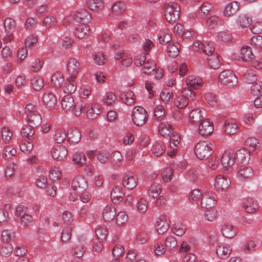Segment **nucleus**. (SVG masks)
Listing matches in <instances>:
<instances>
[{
	"label": "nucleus",
	"instance_id": "f3484780",
	"mask_svg": "<svg viewBox=\"0 0 262 262\" xmlns=\"http://www.w3.org/2000/svg\"><path fill=\"white\" fill-rule=\"evenodd\" d=\"M122 190V188L119 186H115L112 189L111 198L114 204L119 203L123 200L124 194Z\"/></svg>",
	"mask_w": 262,
	"mask_h": 262
},
{
	"label": "nucleus",
	"instance_id": "393cba45",
	"mask_svg": "<svg viewBox=\"0 0 262 262\" xmlns=\"http://www.w3.org/2000/svg\"><path fill=\"white\" fill-rule=\"evenodd\" d=\"M67 134V140L72 143H78L81 139V133L78 129L71 128L69 129Z\"/></svg>",
	"mask_w": 262,
	"mask_h": 262
},
{
	"label": "nucleus",
	"instance_id": "4be33fe9",
	"mask_svg": "<svg viewBox=\"0 0 262 262\" xmlns=\"http://www.w3.org/2000/svg\"><path fill=\"white\" fill-rule=\"evenodd\" d=\"M76 78L72 77H68L63 86V91L68 95L73 93L76 89V83L75 80Z\"/></svg>",
	"mask_w": 262,
	"mask_h": 262
},
{
	"label": "nucleus",
	"instance_id": "f257e3e1",
	"mask_svg": "<svg viewBox=\"0 0 262 262\" xmlns=\"http://www.w3.org/2000/svg\"><path fill=\"white\" fill-rule=\"evenodd\" d=\"M164 12L167 21L174 23L180 17V7L177 3L170 2L164 5Z\"/></svg>",
	"mask_w": 262,
	"mask_h": 262
},
{
	"label": "nucleus",
	"instance_id": "6e6d98bb",
	"mask_svg": "<svg viewBox=\"0 0 262 262\" xmlns=\"http://www.w3.org/2000/svg\"><path fill=\"white\" fill-rule=\"evenodd\" d=\"M239 174L244 179H249L254 175V171L251 167H245L239 170Z\"/></svg>",
	"mask_w": 262,
	"mask_h": 262
},
{
	"label": "nucleus",
	"instance_id": "4c0bfd02",
	"mask_svg": "<svg viewBox=\"0 0 262 262\" xmlns=\"http://www.w3.org/2000/svg\"><path fill=\"white\" fill-rule=\"evenodd\" d=\"M64 81L63 74L60 72L54 73L52 76L51 82L53 86L55 88L60 87Z\"/></svg>",
	"mask_w": 262,
	"mask_h": 262
},
{
	"label": "nucleus",
	"instance_id": "4d7b16f0",
	"mask_svg": "<svg viewBox=\"0 0 262 262\" xmlns=\"http://www.w3.org/2000/svg\"><path fill=\"white\" fill-rule=\"evenodd\" d=\"M173 233L177 236H182L186 231L185 225L181 223H177L173 225Z\"/></svg>",
	"mask_w": 262,
	"mask_h": 262
},
{
	"label": "nucleus",
	"instance_id": "f03ea898",
	"mask_svg": "<svg viewBox=\"0 0 262 262\" xmlns=\"http://www.w3.org/2000/svg\"><path fill=\"white\" fill-rule=\"evenodd\" d=\"M213 144L208 141L198 143L194 149L196 157L200 160L207 159L213 153Z\"/></svg>",
	"mask_w": 262,
	"mask_h": 262
},
{
	"label": "nucleus",
	"instance_id": "bb28decb",
	"mask_svg": "<svg viewBox=\"0 0 262 262\" xmlns=\"http://www.w3.org/2000/svg\"><path fill=\"white\" fill-rule=\"evenodd\" d=\"M158 38L161 45H164L166 43H169L171 40V34L170 31L167 29H164L161 30L158 35Z\"/></svg>",
	"mask_w": 262,
	"mask_h": 262
},
{
	"label": "nucleus",
	"instance_id": "09e8293b",
	"mask_svg": "<svg viewBox=\"0 0 262 262\" xmlns=\"http://www.w3.org/2000/svg\"><path fill=\"white\" fill-rule=\"evenodd\" d=\"M111 161L114 168H118L119 167L122 161V157L121 153L118 151H115L113 152Z\"/></svg>",
	"mask_w": 262,
	"mask_h": 262
},
{
	"label": "nucleus",
	"instance_id": "aec40b11",
	"mask_svg": "<svg viewBox=\"0 0 262 262\" xmlns=\"http://www.w3.org/2000/svg\"><path fill=\"white\" fill-rule=\"evenodd\" d=\"M27 118L28 122L32 127H37L41 123L42 118L38 112H35L34 114H29Z\"/></svg>",
	"mask_w": 262,
	"mask_h": 262
},
{
	"label": "nucleus",
	"instance_id": "39448f33",
	"mask_svg": "<svg viewBox=\"0 0 262 262\" xmlns=\"http://www.w3.org/2000/svg\"><path fill=\"white\" fill-rule=\"evenodd\" d=\"M81 24L89 23L92 18L91 15L85 9H80L68 17Z\"/></svg>",
	"mask_w": 262,
	"mask_h": 262
},
{
	"label": "nucleus",
	"instance_id": "a18cd8bd",
	"mask_svg": "<svg viewBox=\"0 0 262 262\" xmlns=\"http://www.w3.org/2000/svg\"><path fill=\"white\" fill-rule=\"evenodd\" d=\"M202 81L200 79H193L192 77L189 76L186 79V84L189 88L194 89H199L202 85Z\"/></svg>",
	"mask_w": 262,
	"mask_h": 262
},
{
	"label": "nucleus",
	"instance_id": "c9c22d12",
	"mask_svg": "<svg viewBox=\"0 0 262 262\" xmlns=\"http://www.w3.org/2000/svg\"><path fill=\"white\" fill-rule=\"evenodd\" d=\"M142 69L143 73L145 75H148L156 70V63L155 61L148 59L145 60Z\"/></svg>",
	"mask_w": 262,
	"mask_h": 262
},
{
	"label": "nucleus",
	"instance_id": "cd10ccee",
	"mask_svg": "<svg viewBox=\"0 0 262 262\" xmlns=\"http://www.w3.org/2000/svg\"><path fill=\"white\" fill-rule=\"evenodd\" d=\"M221 231L223 236L227 238L234 237L236 233V228L229 224H225L221 228Z\"/></svg>",
	"mask_w": 262,
	"mask_h": 262
},
{
	"label": "nucleus",
	"instance_id": "423d86ee",
	"mask_svg": "<svg viewBox=\"0 0 262 262\" xmlns=\"http://www.w3.org/2000/svg\"><path fill=\"white\" fill-rule=\"evenodd\" d=\"M214 127L213 122L209 119H205L200 122L198 127L199 135L206 137L213 133Z\"/></svg>",
	"mask_w": 262,
	"mask_h": 262
},
{
	"label": "nucleus",
	"instance_id": "5fc2aeb1",
	"mask_svg": "<svg viewBox=\"0 0 262 262\" xmlns=\"http://www.w3.org/2000/svg\"><path fill=\"white\" fill-rule=\"evenodd\" d=\"M13 247L10 243H3L0 248V254L4 256H9L12 253Z\"/></svg>",
	"mask_w": 262,
	"mask_h": 262
},
{
	"label": "nucleus",
	"instance_id": "a211bd4d",
	"mask_svg": "<svg viewBox=\"0 0 262 262\" xmlns=\"http://www.w3.org/2000/svg\"><path fill=\"white\" fill-rule=\"evenodd\" d=\"M42 99L44 104L49 108H53L56 104V97L52 93H45L42 96Z\"/></svg>",
	"mask_w": 262,
	"mask_h": 262
},
{
	"label": "nucleus",
	"instance_id": "f8f14e48",
	"mask_svg": "<svg viewBox=\"0 0 262 262\" xmlns=\"http://www.w3.org/2000/svg\"><path fill=\"white\" fill-rule=\"evenodd\" d=\"M231 181L227 176L219 175L215 178L214 186L217 189L225 190L230 185Z\"/></svg>",
	"mask_w": 262,
	"mask_h": 262
},
{
	"label": "nucleus",
	"instance_id": "58836bf2",
	"mask_svg": "<svg viewBox=\"0 0 262 262\" xmlns=\"http://www.w3.org/2000/svg\"><path fill=\"white\" fill-rule=\"evenodd\" d=\"M67 137V132L65 129H58L56 130L54 135V140L58 144H60L64 142Z\"/></svg>",
	"mask_w": 262,
	"mask_h": 262
},
{
	"label": "nucleus",
	"instance_id": "c03bdc74",
	"mask_svg": "<svg viewBox=\"0 0 262 262\" xmlns=\"http://www.w3.org/2000/svg\"><path fill=\"white\" fill-rule=\"evenodd\" d=\"M15 237V233L11 229H6L2 231V239L4 243H9Z\"/></svg>",
	"mask_w": 262,
	"mask_h": 262
},
{
	"label": "nucleus",
	"instance_id": "1a4fd4ad",
	"mask_svg": "<svg viewBox=\"0 0 262 262\" xmlns=\"http://www.w3.org/2000/svg\"><path fill=\"white\" fill-rule=\"evenodd\" d=\"M53 158L57 161H61L68 155V149L62 145L55 146L51 150Z\"/></svg>",
	"mask_w": 262,
	"mask_h": 262
},
{
	"label": "nucleus",
	"instance_id": "13d9d810",
	"mask_svg": "<svg viewBox=\"0 0 262 262\" xmlns=\"http://www.w3.org/2000/svg\"><path fill=\"white\" fill-rule=\"evenodd\" d=\"M84 252L85 250L84 249L83 246L80 243L74 247L72 249V254L76 257L80 258L82 257Z\"/></svg>",
	"mask_w": 262,
	"mask_h": 262
},
{
	"label": "nucleus",
	"instance_id": "9d476101",
	"mask_svg": "<svg viewBox=\"0 0 262 262\" xmlns=\"http://www.w3.org/2000/svg\"><path fill=\"white\" fill-rule=\"evenodd\" d=\"M72 187L74 190L80 192L86 190L88 184L83 177L78 176L73 180Z\"/></svg>",
	"mask_w": 262,
	"mask_h": 262
},
{
	"label": "nucleus",
	"instance_id": "338daca9",
	"mask_svg": "<svg viewBox=\"0 0 262 262\" xmlns=\"http://www.w3.org/2000/svg\"><path fill=\"white\" fill-rule=\"evenodd\" d=\"M4 25L6 31L10 32L15 29V22L11 18H6L4 21Z\"/></svg>",
	"mask_w": 262,
	"mask_h": 262
},
{
	"label": "nucleus",
	"instance_id": "a19ab883",
	"mask_svg": "<svg viewBox=\"0 0 262 262\" xmlns=\"http://www.w3.org/2000/svg\"><path fill=\"white\" fill-rule=\"evenodd\" d=\"M100 112L99 105L97 104H95L92 106L91 108L87 110L86 116L89 119H94L100 114Z\"/></svg>",
	"mask_w": 262,
	"mask_h": 262
},
{
	"label": "nucleus",
	"instance_id": "6e6552de",
	"mask_svg": "<svg viewBox=\"0 0 262 262\" xmlns=\"http://www.w3.org/2000/svg\"><path fill=\"white\" fill-rule=\"evenodd\" d=\"M67 70L69 77L76 78L80 70V66L79 61L74 58H71L69 59L67 65Z\"/></svg>",
	"mask_w": 262,
	"mask_h": 262
},
{
	"label": "nucleus",
	"instance_id": "3c124183",
	"mask_svg": "<svg viewBox=\"0 0 262 262\" xmlns=\"http://www.w3.org/2000/svg\"><path fill=\"white\" fill-rule=\"evenodd\" d=\"M73 160L75 164L79 166H82L86 163L85 155L81 152H75L73 156Z\"/></svg>",
	"mask_w": 262,
	"mask_h": 262
},
{
	"label": "nucleus",
	"instance_id": "72a5a7b5",
	"mask_svg": "<svg viewBox=\"0 0 262 262\" xmlns=\"http://www.w3.org/2000/svg\"><path fill=\"white\" fill-rule=\"evenodd\" d=\"M75 104L74 98L71 95H65L61 100V106L66 111H71Z\"/></svg>",
	"mask_w": 262,
	"mask_h": 262
},
{
	"label": "nucleus",
	"instance_id": "e433bc0d",
	"mask_svg": "<svg viewBox=\"0 0 262 262\" xmlns=\"http://www.w3.org/2000/svg\"><path fill=\"white\" fill-rule=\"evenodd\" d=\"M207 61L208 64L213 69H217L221 66V60L220 57L217 54L216 55H210V57L207 58Z\"/></svg>",
	"mask_w": 262,
	"mask_h": 262
},
{
	"label": "nucleus",
	"instance_id": "5701e85b",
	"mask_svg": "<svg viewBox=\"0 0 262 262\" xmlns=\"http://www.w3.org/2000/svg\"><path fill=\"white\" fill-rule=\"evenodd\" d=\"M120 98L123 103L128 105L133 104L135 101L134 93L130 90L121 93Z\"/></svg>",
	"mask_w": 262,
	"mask_h": 262
},
{
	"label": "nucleus",
	"instance_id": "a878e982",
	"mask_svg": "<svg viewBox=\"0 0 262 262\" xmlns=\"http://www.w3.org/2000/svg\"><path fill=\"white\" fill-rule=\"evenodd\" d=\"M225 132L229 135L235 134L238 130V126L236 121L233 119L227 120L224 125Z\"/></svg>",
	"mask_w": 262,
	"mask_h": 262
},
{
	"label": "nucleus",
	"instance_id": "dca6fc26",
	"mask_svg": "<svg viewBox=\"0 0 262 262\" xmlns=\"http://www.w3.org/2000/svg\"><path fill=\"white\" fill-rule=\"evenodd\" d=\"M155 227L159 234H163L167 231L169 227V225L167 223L166 216L165 215H161L158 218L156 222Z\"/></svg>",
	"mask_w": 262,
	"mask_h": 262
},
{
	"label": "nucleus",
	"instance_id": "f704fd0d",
	"mask_svg": "<svg viewBox=\"0 0 262 262\" xmlns=\"http://www.w3.org/2000/svg\"><path fill=\"white\" fill-rule=\"evenodd\" d=\"M85 107L86 104L84 101L80 100L76 102H75V104L70 111H72L75 116H78L85 111Z\"/></svg>",
	"mask_w": 262,
	"mask_h": 262
},
{
	"label": "nucleus",
	"instance_id": "ea45409f",
	"mask_svg": "<svg viewBox=\"0 0 262 262\" xmlns=\"http://www.w3.org/2000/svg\"><path fill=\"white\" fill-rule=\"evenodd\" d=\"M86 3L89 8L92 11H98L103 7L101 0H87Z\"/></svg>",
	"mask_w": 262,
	"mask_h": 262
},
{
	"label": "nucleus",
	"instance_id": "6ab92c4d",
	"mask_svg": "<svg viewBox=\"0 0 262 262\" xmlns=\"http://www.w3.org/2000/svg\"><path fill=\"white\" fill-rule=\"evenodd\" d=\"M231 252L230 246L220 244L216 248V253L218 257L221 259H226Z\"/></svg>",
	"mask_w": 262,
	"mask_h": 262
},
{
	"label": "nucleus",
	"instance_id": "2eb2a0df",
	"mask_svg": "<svg viewBox=\"0 0 262 262\" xmlns=\"http://www.w3.org/2000/svg\"><path fill=\"white\" fill-rule=\"evenodd\" d=\"M214 193L208 192L202 199L201 204L202 207L206 209H209L213 207L216 204V200Z\"/></svg>",
	"mask_w": 262,
	"mask_h": 262
},
{
	"label": "nucleus",
	"instance_id": "4468645a",
	"mask_svg": "<svg viewBox=\"0 0 262 262\" xmlns=\"http://www.w3.org/2000/svg\"><path fill=\"white\" fill-rule=\"evenodd\" d=\"M243 204L245 210L247 213H252L258 209L257 201L254 200L252 198L248 196L245 198L243 200Z\"/></svg>",
	"mask_w": 262,
	"mask_h": 262
},
{
	"label": "nucleus",
	"instance_id": "473e14b6",
	"mask_svg": "<svg viewBox=\"0 0 262 262\" xmlns=\"http://www.w3.org/2000/svg\"><path fill=\"white\" fill-rule=\"evenodd\" d=\"M239 8V4L236 2L229 3L224 9V15L226 16L232 15L238 10Z\"/></svg>",
	"mask_w": 262,
	"mask_h": 262
},
{
	"label": "nucleus",
	"instance_id": "2f4dec72",
	"mask_svg": "<svg viewBox=\"0 0 262 262\" xmlns=\"http://www.w3.org/2000/svg\"><path fill=\"white\" fill-rule=\"evenodd\" d=\"M34 127H32L30 124L29 125H24L21 130V135L24 139L32 141V139L34 137L35 131Z\"/></svg>",
	"mask_w": 262,
	"mask_h": 262
},
{
	"label": "nucleus",
	"instance_id": "37998d69",
	"mask_svg": "<svg viewBox=\"0 0 262 262\" xmlns=\"http://www.w3.org/2000/svg\"><path fill=\"white\" fill-rule=\"evenodd\" d=\"M19 147L22 152L29 154L33 149V144L32 141L24 139L20 144Z\"/></svg>",
	"mask_w": 262,
	"mask_h": 262
},
{
	"label": "nucleus",
	"instance_id": "9b49d317",
	"mask_svg": "<svg viewBox=\"0 0 262 262\" xmlns=\"http://www.w3.org/2000/svg\"><path fill=\"white\" fill-rule=\"evenodd\" d=\"M122 184L127 189L132 190L137 186V178L132 173H126L122 178Z\"/></svg>",
	"mask_w": 262,
	"mask_h": 262
},
{
	"label": "nucleus",
	"instance_id": "69168bd1",
	"mask_svg": "<svg viewBox=\"0 0 262 262\" xmlns=\"http://www.w3.org/2000/svg\"><path fill=\"white\" fill-rule=\"evenodd\" d=\"M116 99L117 97L114 93L108 92L103 97V101L106 105H111L115 103Z\"/></svg>",
	"mask_w": 262,
	"mask_h": 262
},
{
	"label": "nucleus",
	"instance_id": "49530a36",
	"mask_svg": "<svg viewBox=\"0 0 262 262\" xmlns=\"http://www.w3.org/2000/svg\"><path fill=\"white\" fill-rule=\"evenodd\" d=\"M125 8V4L120 1L115 3L112 6L113 12L116 15L123 13Z\"/></svg>",
	"mask_w": 262,
	"mask_h": 262
},
{
	"label": "nucleus",
	"instance_id": "0e129e2a",
	"mask_svg": "<svg viewBox=\"0 0 262 262\" xmlns=\"http://www.w3.org/2000/svg\"><path fill=\"white\" fill-rule=\"evenodd\" d=\"M110 156V154L108 151L103 150L99 151L97 158L101 163L104 164L108 161Z\"/></svg>",
	"mask_w": 262,
	"mask_h": 262
},
{
	"label": "nucleus",
	"instance_id": "8fccbe9b",
	"mask_svg": "<svg viewBox=\"0 0 262 262\" xmlns=\"http://www.w3.org/2000/svg\"><path fill=\"white\" fill-rule=\"evenodd\" d=\"M165 245L166 249L171 250L177 247V241L173 235L168 236L165 241Z\"/></svg>",
	"mask_w": 262,
	"mask_h": 262
},
{
	"label": "nucleus",
	"instance_id": "c756f323",
	"mask_svg": "<svg viewBox=\"0 0 262 262\" xmlns=\"http://www.w3.org/2000/svg\"><path fill=\"white\" fill-rule=\"evenodd\" d=\"M239 57L243 61H249L254 58V55L252 53L250 47L245 46L241 49Z\"/></svg>",
	"mask_w": 262,
	"mask_h": 262
},
{
	"label": "nucleus",
	"instance_id": "de8ad7c7",
	"mask_svg": "<svg viewBox=\"0 0 262 262\" xmlns=\"http://www.w3.org/2000/svg\"><path fill=\"white\" fill-rule=\"evenodd\" d=\"M96 236L99 241H102L105 239L107 234V230L105 226H99L96 228Z\"/></svg>",
	"mask_w": 262,
	"mask_h": 262
},
{
	"label": "nucleus",
	"instance_id": "7c9ffc66",
	"mask_svg": "<svg viewBox=\"0 0 262 262\" xmlns=\"http://www.w3.org/2000/svg\"><path fill=\"white\" fill-rule=\"evenodd\" d=\"M90 30L89 27L86 24L79 25L76 28L75 35L79 38H83L88 36Z\"/></svg>",
	"mask_w": 262,
	"mask_h": 262
},
{
	"label": "nucleus",
	"instance_id": "864d4df0",
	"mask_svg": "<svg viewBox=\"0 0 262 262\" xmlns=\"http://www.w3.org/2000/svg\"><path fill=\"white\" fill-rule=\"evenodd\" d=\"M154 115L157 121L162 120L165 116V111L162 105H157L154 110Z\"/></svg>",
	"mask_w": 262,
	"mask_h": 262
},
{
	"label": "nucleus",
	"instance_id": "774afa93",
	"mask_svg": "<svg viewBox=\"0 0 262 262\" xmlns=\"http://www.w3.org/2000/svg\"><path fill=\"white\" fill-rule=\"evenodd\" d=\"M217 37L220 40L226 42L231 40L232 36L229 31H223L218 33Z\"/></svg>",
	"mask_w": 262,
	"mask_h": 262
},
{
	"label": "nucleus",
	"instance_id": "680f3d73",
	"mask_svg": "<svg viewBox=\"0 0 262 262\" xmlns=\"http://www.w3.org/2000/svg\"><path fill=\"white\" fill-rule=\"evenodd\" d=\"M251 45L256 49H262V37L257 35H254L251 39Z\"/></svg>",
	"mask_w": 262,
	"mask_h": 262
},
{
	"label": "nucleus",
	"instance_id": "412c9836",
	"mask_svg": "<svg viewBox=\"0 0 262 262\" xmlns=\"http://www.w3.org/2000/svg\"><path fill=\"white\" fill-rule=\"evenodd\" d=\"M204 120L200 109H194L191 111L189 116V122L193 125L199 124Z\"/></svg>",
	"mask_w": 262,
	"mask_h": 262
},
{
	"label": "nucleus",
	"instance_id": "0eeeda50",
	"mask_svg": "<svg viewBox=\"0 0 262 262\" xmlns=\"http://www.w3.org/2000/svg\"><path fill=\"white\" fill-rule=\"evenodd\" d=\"M235 160V155L234 153L224 152L221 159V162L225 169L224 170L228 172L230 167L234 163Z\"/></svg>",
	"mask_w": 262,
	"mask_h": 262
},
{
	"label": "nucleus",
	"instance_id": "b1692460",
	"mask_svg": "<svg viewBox=\"0 0 262 262\" xmlns=\"http://www.w3.org/2000/svg\"><path fill=\"white\" fill-rule=\"evenodd\" d=\"M116 214V209L114 206H106L102 212L103 219L106 222L112 221Z\"/></svg>",
	"mask_w": 262,
	"mask_h": 262
},
{
	"label": "nucleus",
	"instance_id": "20e7f679",
	"mask_svg": "<svg viewBox=\"0 0 262 262\" xmlns=\"http://www.w3.org/2000/svg\"><path fill=\"white\" fill-rule=\"evenodd\" d=\"M132 116L134 123L137 126L143 125L148 119L147 112L140 106H137L134 108Z\"/></svg>",
	"mask_w": 262,
	"mask_h": 262
},
{
	"label": "nucleus",
	"instance_id": "052dcab7",
	"mask_svg": "<svg viewBox=\"0 0 262 262\" xmlns=\"http://www.w3.org/2000/svg\"><path fill=\"white\" fill-rule=\"evenodd\" d=\"M49 179L54 182L59 180L61 177V172L59 168L54 167L49 172Z\"/></svg>",
	"mask_w": 262,
	"mask_h": 262
},
{
	"label": "nucleus",
	"instance_id": "79ce46f5",
	"mask_svg": "<svg viewBox=\"0 0 262 262\" xmlns=\"http://www.w3.org/2000/svg\"><path fill=\"white\" fill-rule=\"evenodd\" d=\"M31 84L34 90L39 91L43 86V79L39 76L34 77L31 79Z\"/></svg>",
	"mask_w": 262,
	"mask_h": 262
},
{
	"label": "nucleus",
	"instance_id": "bf43d9fd",
	"mask_svg": "<svg viewBox=\"0 0 262 262\" xmlns=\"http://www.w3.org/2000/svg\"><path fill=\"white\" fill-rule=\"evenodd\" d=\"M221 24L220 19L216 16H212L206 20L207 26L211 29H213Z\"/></svg>",
	"mask_w": 262,
	"mask_h": 262
},
{
	"label": "nucleus",
	"instance_id": "ddd939ff",
	"mask_svg": "<svg viewBox=\"0 0 262 262\" xmlns=\"http://www.w3.org/2000/svg\"><path fill=\"white\" fill-rule=\"evenodd\" d=\"M235 155V159H236L238 163L242 164H247L248 163L250 158V152L244 148L238 149Z\"/></svg>",
	"mask_w": 262,
	"mask_h": 262
},
{
	"label": "nucleus",
	"instance_id": "c85d7f7f",
	"mask_svg": "<svg viewBox=\"0 0 262 262\" xmlns=\"http://www.w3.org/2000/svg\"><path fill=\"white\" fill-rule=\"evenodd\" d=\"M180 47V45L178 42H176L175 43L171 42H169L168 43L166 48L167 55L172 58L176 57L179 55Z\"/></svg>",
	"mask_w": 262,
	"mask_h": 262
},
{
	"label": "nucleus",
	"instance_id": "603ef678",
	"mask_svg": "<svg viewBox=\"0 0 262 262\" xmlns=\"http://www.w3.org/2000/svg\"><path fill=\"white\" fill-rule=\"evenodd\" d=\"M213 7L208 2L204 3L200 7V14L202 17L207 16L212 11Z\"/></svg>",
	"mask_w": 262,
	"mask_h": 262
},
{
	"label": "nucleus",
	"instance_id": "7ed1b4c3",
	"mask_svg": "<svg viewBox=\"0 0 262 262\" xmlns=\"http://www.w3.org/2000/svg\"><path fill=\"white\" fill-rule=\"evenodd\" d=\"M219 82L228 87L235 86L237 82V78L232 71L227 70L222 72L218 77Z\"/></svg>",
	"mask_w": 262,
	"mask_h": 262
},
{
	"label": "nucleus",
	"instance_id": "e2e57ef3",
	"mask_svg": "<svg viewBox=\"0 0 262 262\" xmlns=\"http://www.w3.org/2000/svg\"><path fill=\"white\" fill-rule=\"evenodd\" d=\"M43 26L47 29L54 27L56 24V19L52 16H48L43 20Z\"/></svg>",
	"mask_w": 262,
	"mask_h": 262
}]
</instances>
